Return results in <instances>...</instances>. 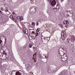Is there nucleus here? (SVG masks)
<instances>
[{
  "instance_id": "obj_16",
  "label": "nucleus",
  "mask_w": 75,
  "mask_h": 75,
  "mask_svg": "<svg viewBox=\"0 0 75 75\" xmlns=\"http://www.w3.org/2000/svg\"><path fill=\"white\" fill-rule=\"evenodd\" d=\"M62 40H64V34L63 35H62Z\"/></svg>"
},
{
  "instance_id": "obj_22",
  "label": "nucleus",
  "mask_w": 75,
  "mask_h": 75,
  "mask_svg": "<svg viewBox=\"0 0 75 75\" xmlns=\"http://www.w3.org/2000/svg\"><path fill=\"white\" fill-rule=\"evenodd\" d=\"M1 11H3V10H4V9L3 8H1Z\"/></svg>"
},
{
  "instance_id": "obj_39",
  "label": "nucleus",
  "mask_w": 75,
  "mask_h": 75,
  "mask_svg": "<svg viewBox=\"0 0 75 75\" xmlns=\"http://www.w3.org/2000/svg\"><path fill=\"white\" fill-rule=\"evenodd\" d=\"M4 58H6V57H4Z\"/></svg>"
},
{
  "instance_id": "obj_27",
  "label": "nucleus",
  "mask_w": 75,
  "mask_h": 75,
  "mask_svg": "<svg viewBox=\"0 0 75 75\" xmlns=\"http://www.w3.org/2000/svg\"><path fill=\"white\" fill-rule=\"evenodd\" d=\"M61 27H62H62H63V26L62 25H61Z\"/></svg>"
},
{
  "instance_id": "obj_28",
  "label": "nucleus",
  "mask_w": 75,
  "mask_h": 75,
  "mask_svg": "<svg viewBox=\"0 0 75 75\" xmlns=\"http://www.w3.org/2000/svg\"><path fill=\"white\" fill-rule=\"evenodd\" d=\"M45 58H47V56H46L45 55Z\"/></svg>"
},
{
  "instance_id": "obj_12",
  "label": "nucleus",
  "mask_w": 75,
  "mask_h": 75,
  "mask_svg": "<svg viewBox=\"0 0 75 75\" xmlns=\"http://www.w3.org/2000/svg\"><path fill=\"white\" fill-rule=\"evenodd\" d=\"M32 47V44H30L29 45V47L31 48Z\"/></svg>"
},
{
  "instance_id": "obj_20",
  "label": "nucleus",
  "mask_w": 75,
  "mask_h": 75,
  "mask_svg": "<svg viewBox=\"0 0 75 75\" xmlns=\"http://www.w3.org/2000/svg\"><path fill=\"white\" fill-rule=\"evenodd\" d=\"M42 57L43 58H45V55L44 54L42 55Z\"/></svg>"
},
{
  "instance_id": "obj_41",
  "label": "nucleus",
  "mask_w": 75,
  "mask_h": 75,
  "mask_svg": "<svg viewBox=\"0 0 75 75\" xmlns=\"http://www.w3.org/2000/svg\"><path fill=\"white\" fill-rule=\"evenodd\" d=\"M1 11L0 10V12Z\"/></svg>"
},
{
  "instance_id": "obj_29",
  "label": "nucleus",
  "mask_w": 75,
  "mask_h": 75,
  "mask_svg": "<svg viewBox=\"0 0 75 75\" xmlns=\"http://www.w3.org/2000/svg\"><path fill=\"white\" fill-rule=\"evenodd\" d=\"M0 13L1 14H2V13H3V12H1V11L0 12Z\"/></svg>"
},
{
  "instance_id": "obj_21",
  "label": "nucleus",
  "mask_w": 75,
  "mask_h": 75,
  "mask_svg": "<svg viewBox=\"0 0 75 75\" xmlns=\"http://www.w3.org/2000/svg\"><path fill=\"white\" fill-rule=\"evenodd\" d=\"M33 59H35V56L34 57V55H33Z\"/></svg>"
},
{
  "instance_id": "obj_10",
  "label": "nucleus",
  "mask_w": 75,
  "mask_h": 75,
  "mask_svg": "<svg viewBox=\"0 0 75 75\" xmlns=\"http://www.w3.org/2000/svg\"><path fill=\"white\" fill-rule=\"evenodd\" d=\"M25 32L26 34H28V30H27L26 29L25 30Z\"/></svg>"
},
{
  "instance_id": "obj_18",
  "label": "nucleus",
  "mask_w": 75,
  "mask_h": 75,
  "mask_svg": "<svg viewBox=\"0 0 75 75\" xmlns=\"http://www.w3.org/2000/svg\"><path fill=\"white\" fill-rule=\"evenodd\" d=\"M32 25H35V22L32 23Z\"/></svg>"
},
{
  "instance_id": "obj_17",
  "label": "nucleus",
  "mask_w": 75,
  "mask_h": 75,
  "mask_svg": "<svg viewBox=\"0 0 75 75\" xmlns=\"http://www.w3.org/2000/svg\"><path fill=\"white\" fill-rule=\"evenodd\" d=\"M33 50L35 51H36V47H33Z\"/></svg>"
},
{
  "instance_id": "obj_38",
  "label": "nucleus",
  "mask_w": 75,
  "mask_h": 75,
  "mask_svg": "<svg viewBox=\"0 0 75 75\" xmlns=\"http://www.w3.org/2000/svg\"><path fill=\"white\" fill-rule=\"evenodd\" d=\"M59 54H60V55H62L61 54H60V53H59Z\"/></svg>"
},
{
  "instance_id": "obj_30",
  "label": "nucleus",
  "mask_w": 75,
  "mask_h": 75,
  "mask_svg": "<svg viewBox=\"0 0 75 75\" xmlns=\"http://www.w3.org/2000/svg\"><path fill=\"white\" fill-rule=\"evenodd\" d=\"M13 15H14V14H15L14 12H13Z\"/></svg>"
},
{
  "instance_id": "obj_14",
  "label": "nucleus",
  "mask_w": 75,
  "mask_h": 75,
  "mask_svg": "<svg viewBox=\"0 0 75 75\" xmlns=\"http://www.w3.org/2000/svg\"><path fill=\"white\" fill-rule=\"evenodd\" d=\"M4 55H7V53L6 52V51H4Z\"/></svg>"
},
{
  "instance_id": "obj_3",
  "label": "nucleus",
  "mask_w": 75,
  "mask_h": 75,
  "mask_svg": "<svg viewBox=\"0 0 75 75\" xmlns=\"http://www.w3.org/2000/svg\"><path fill=\"white\" fill-rule=\"evenodd\" d=\"M63 23L64 24L67 25L69 24V22L68 21H64L63 22Z\"/></svg>"
},
{
  "instance_id": "obj_33",
  "label": "nucleus",
  "mask_w": 75,
  "mask_h": 75,
  "mask_svg": "<svg viewBox=\"0 0 75 75\" xmlns=\"http://www.w3.org/2000/svg\"><path fill=\"white\" fill-rule=\"evenodd\" d=\"M67 42H68V44H69V41H68Z\"/></svg>"
},
{
  "instance_id": "obj_25",
  "label": "nucleus",
  "mask_w": 75,
  "mask_h": 75,
  "mask_svg": "<svg viewBox=\"0 0 75 75\" xmlns=\"http://www.w3.org/2000/svg\"><path fill=\"white\" fill-rule=\"evenodd\" d=\"M66 28H68V25H66Z\"/></svg>"
},
{
  "instance_id": "obj_36",
  "label": "nucleus",
  "mask_w": 75,
  "mask_h": 75,
  "mask_svg": "<svg viewBox=\"0 0 75 75\" xmlns=\"http://www.w3.org/2000/svg\"><path fill=\"white\" fill-rule=\"evenodd\" d=\"M63 55H65V53H63Z\"/></svg>"
},
{
  "instance_id": "obj_40",
  "label": "nucleus",
  "mask_w": 75,
  "mask_h": 75,
  "mask_svg": "<svg viewBox=\"0 0 75 75\" xmlns=\"http://www.w3.org/2000/svg\"><path fill=\"white\" fill-rule=\"evenodd\" d=\"M4 59V60H6V59Z\"/></svg>"
},
{
  "instance_id": "obj_26",
  "label": "nucleus",
  "mask_w": 75,
  "mask_h": 75,
  "mask_svg": "<svg viewBox=\"0 0 75 75\" xmlns=\"http://www.w3.org/2000/svg\"><path fill=\"white\" fill-rule=\"evenodd\" d=\"M37 25H38L39 23L38 22H37Z\"/></svg>"
},
{
  "instance_id": "obj_11",
  "label": "nucleus",
  "mask_w": 75,
  "mask_h": 75,
  "mask_svg": "<svg viewBox=\"0 0 75 75\" xmlns=\"http://www.w3.org/2000/svg\"><path fill=\"white\" fill-rule=\"evenodd\" d=\"M2 43H3V41H2V40L0 39V44H1V45Z\"/></svg>"
},
{
  "instance_id": "obj_32",
  "label": "nucleus",
  "mask_w": 75,
  "mask_h": 75,
  "mask_svg": "<svg viewBox=\"0 0 75 75\" xmlns=\"http://www.w3.org/2000/svg\"><path fill=\"white\" fill-rule=\"evenodd\" d=\"M1 49H2V47H1L0 48V50H1Z\"/></svg>"
},
{
  "instance_id": "obj_34",
  "label": "nucleus",
  "mask_w": 75,
  "mask_h": 75,
  "mask_svg": "<svg viewBox=\"0 0 75 75\" xmlns=\"http://www.w3.org/2000/svg\"><path fill=\"white\" fill-rule=\"evenodd\" d=\"M62 0H60V1H61V2H62Z\"/></svg>"
},
{
  "instance_id": "obj_7",
  "label": "nucleus",
  "mask_w": 75,
  "mask_h": 75,
  "mask_svg": "<svg viewBox=\"0 0 75 75\" xmlns=\"http://www.w3.org/2000/svg\"><path fill=\"white\" fill-rule=\"evenodd\" d=\"M67 75V73H60L58 75Z\"/></svg>"
},
{
  "instance_id": "obj_19",
  "label": "nucleus",
  "mask_w": 75,
  "mask_h": 75,
  "mask_svg": "<svg viewBox=\"0 0 75 75\" xmlns=\"http://www.w3.org/2000/svg\"><path fill=\"white\" fill-rule=\"evenodd\" d=\"M5 11H6V12H7V11H8V9H7L6 8L5 9Z\"/></svg>"
},
{
  "instance_id": "obj_24",
  "label": "nucleus",
  "mask_w": 75,
  "mask_h": 75,
  "mask_svg": "<svg viewBox=\"0 0 75 75\" xmlns=\"http://www.w3.org/2000/svg\"><path fill=\"white\" fill-rule=\"evenodd\" d=\"M71 17H73V14L72 13H71Z\"/></svg>"
},
{
  "instance_id": "obj_35",
  "label": "nucleus",
  "mask_w": 75,
  "mask_h": 75,
  "mask_svg": "<svg viewBox=\"0 0 75 75\" xmlns=\"http://www.w3.org/2000/svg\"><path fill=\"white\" fill-rule=\"evenodd\" d=\"M29 30H32V29H29Z\"/></svg>"
},
{
  "instance_id": "obj_42",
  "label": "nucleus",
  "mask_w": 75,
  "mask_h": 75,
  "mask_svg": "<svg viewBox=\"0 0 75 75\" xmlns=\"http://www.w3.org/2000/svg\"><path fill=\"white\" fill-rule=\"evenodd\" d=\"M62 37H63V36H62Z\"/></svg>"
},
{
  "instance_id": "obj_23",
  "label": "nucleus",
  "mask_w": 75,
  "mask_h": 75,
  "mask_svg": "<svg viewBox=\"0 0 75 75\" xmlns=\"http://www.w3.org/2000/svg\"><path fill=\"white\" fill-rule=\"evenodd\" d=\"M57 7H57L56 6V7L55 8L56 10H58V9H58V8Z\"/></svg>"
},
{
  "instance_id": "obj_8",
  "label": "nucleus",
  "mask_w": 75,
  "mask_h": 75,
  "mask_svg": "<svg viewBox=\"0 0 75 75\" xmlns=\"http://www.w3.org/2000/svg\"><path fill=\"white\" fill-rule=\"evenodd\" d=\"M20 17V21H22L23 20V17L21 16Z\"/></svg>"
},
{
  "instance_id": "obj_37",
  "label": "nucleus",
  "mask_w": 75,
  "mask_h": 75,
  "mask_svg": "<svg viewBox=\"0 0 75 75\" xmlns=\"http://www.w3.org/2000/svg\"><path fill=\"white\" fill-rule=\"evenodd\" d=\"M32 33H34V32L33 31L32 32Z\"/></svg>"
},
{
  "instance_id": "obj_31",
  "label": "nucleus",
  "mask_w": 75,
  "mask_h": 75,
  "mask_svg": "<svg viewBox=\"0 0 75 75\" xmlns=\"http://www.w3.org/2000/svg\"><path fill=\"white\" fill-rule=\"evenodd\" d=\"M61 48H62V50H64V49L62 47H61Z\"/></svg>"
},
{
  "instance_id": "obj_15",
  "label": "nucleus",
  "mask_w": 75,
  "mask_h": 75,
  "mask_svg": "<svg viewBox=\"0 0 75 75\" xmlns=\"http://www.w3.org/2000/svg\"><path fill=\"white\" fill-rule=\"evenodd\" d=\"M56 7H58V9H59V4L58 3V4H57Z\"/></svg>"
},
{
  "instance_id": "obj_2",
  "label": "nucleus",
  "mask_w": 75,
  "mask_h": 75,
  "mask_svg": "<svg viewBox=\"0 0 75 75\" xmlns=\"http://www.w3.org/2000/svg\"><path fill=\"white\" fill-rule=\"evenodd\" d=\"M40 31V28H38L37 30V32L36 33V37H37L38 35H40V33L39 32V31Z\"/></svg>"
},
{
  "instance_id": "obj_9",
  "label": "nucleus",
  "mask_w": 75,
  "mask_h": 75,
  "mask_svg": "<svg viewBox=\"0 0 75 75\" xmlns=\"http://www.w3.org/2000/svg\"><path fill=\"white\" fill-rule=\"evenodd\" d=\"M10 18H12V20H13V21H14V20H15V19L14 18H13V16H10Z\"/></svg>"
},
{
  "instance_id": "obj_5",
  "label": "nucleus",
  "mask_w": 75,
  "mask_h": 75,
  "mask_svg": "<svg viewBox=\"0 0 75 75\" xmlns=\"http://www.w3.org/2000/svg\"><path fill=\"white\" fill-rule=\"evenodd\" d=\"M16 75H21V73L19 71H18L16 72Z\"/></svg>"
},
{
  "instance_id": "obj_6",
  "label": "nucleus",
  "mask_w": 75,
  "mask_h": 75,
  "mask_svg": "<svg viewBox=\"0 0 75 75\" xmlns=\"http://www.w3.org/2000/svg\"><path fill=\"white\" fill-rule=\"evenodd\" d=\"M47 70L48 73H49V74H51V70L50 69L48 68Z\"/></svg>"
},
{
  "instance_id": "obj_13",
  "label": "nucleus",
  "mask_w": 75,
  "mask_h": 75,
  "mask_svg": "<svg viewBox=\"0 0 75 75\" xmlns=\"http://www.w3.org/2000/svg\"><path fill=\"white\" fill-rule=\"evenodd\" d=\"M57 70H56V69L55 68L54 69H53V72H55V71H56Z\"/></svg>"
},
{
  "instance_id": "obj_4",
  "label": "nucleus",
  "mask_w": 75,
  "mask_h": 75,
  "mask_svg": "<svg viewBox=\"0 0 75 75\" xmlns=\"http://www.w3.org/2000/svg\"><path fill=\"white\" fill-rule=\"evenodd\" d=\"M35 7L33 11L34 12H35V11H36L37 10V7Z\"/></svg>"
},
{
  "instance_id": "obj_1",
  "label": "nucleus",
  "mask_w": 75,
  "mask_h": 75,
  "mask_svg": "<svg viewBox=\"0 0 75 75\" xmlns=\"http://www.w3.org/2000/svg\"><path fill=\"white\" fill-rule=\"evenodd\" d=\"M49 1H50V5L54 7L56 5V3H57V2H56V1L55 0H53L51 1L50 0H49Z\"/></svg>"
}]
</instances>
